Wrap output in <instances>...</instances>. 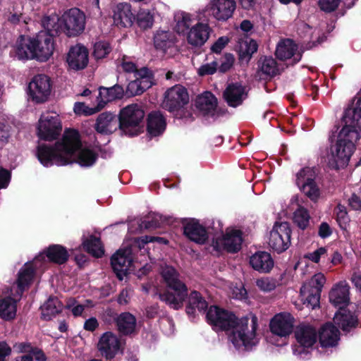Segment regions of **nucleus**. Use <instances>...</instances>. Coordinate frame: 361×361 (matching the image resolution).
I'll list each match as a JSON object with an SVG mask.
<instances>
[{"instance_id": "36", "label": "nucleus", "mask_w": 361, "mask_h": 361, "mask_svg": "<svg viewBox=\"0 0 361 361\" xmlns=\"http://www.w3.org/2000/svg\"><path fill=\"white\" fill-rule=\"evenodd\" d=\"M329 300L331 304L340 308L347 307L350 303V288L348 285L338 284L329 292Z\"/></svg>"}, {"instance_id": "23", "label": "nucleus", "mask_w": 361, "mask_h": 361, "mask_svg": "<svg viewBox=\"0 0 361 361\" xmlns=\"http://www.w3.org/2000/svg\"><path fill=\"white\" fill-rule=\"evenodd\" d=\"M298 47L297 44L291 39H284L281 40L277 45L275 55L280 61L293 59L292 65L296 64L302 59V53L298 52Z\"/></svg>"}, {"instance_id": "16", "label": "nucleus", "mask_w": 361, "mask_h": 361, "mask_svg": "<svg viewBox=\"0 0 361 361\" xmlns=\"http://www.w3.org/2000/svg\"><path fill=\"white\" fill-rule=\"evenodd\" d=\"M97 348L102 357L111 360L120 350L121 340L113 332L106 331L101 336Z\"/></svg>"}, {"instance_id": "22", "label": "nucleus", "mask_w": 361, "mask_h": 361, "mask_svg": "<svg viewBox=\"0 0 361 361\" xmlns=\"http://www.w3.org/2000/svg\"><path fill=\"white\" fill-rule=\"evenodd\" d=\"M270 331L272 334L281 337L289 336L293 329V317L288 313H279L276 314L269 324Z\"/></svg>"}, {"instance_id": "30", "label": "nucleus", "mask_w": 361, "mask_h": 361, "mask_svg": "<svg viewBox=\"0 0 361 361\" xmlns=\"http://www.w3.org/2000/svg\"><path fill=\"white\" fill-rule=\"evenodd\" d=\"M340 339V331L331 323H326L322 326L319 332V341L322 348H332L338 345Z\"/></svg>"}, {"instance_id": "7", "label": "nucleus", "mask_w": 361, "mask_h": 361, "mask_svg": "<svg viewBox=\"0 0 361 361\" xmlns=\"http://www.w3.org/2000/svg\"><path fill=\"white\" fill-rule=\"evenodd\" d=\"M195 105L200 114L205 119L216 121L220 116H223L226 110L218 107L216 97L211 92L205 91L197 96Z\"/></svg>"}, {"instance_id": "8", "label": "nucleus", "mask_w": 361, "mask_h": 361, "mask_svg": "<svg viewBox=\"0 0 361 361\" xmlns=\"http://www.w3.org/2000/svg\"><path fill=\"white\" fill-rule=\"evenodd\" d=\"M53 87V82L48 75L37 74L28 85L29 96L36 104H43L48 101Z\"/></svg>"}, {"instance_id": "9", "label": "nucleus", "mask_w": 361, "mask_h": 361, "mask_svg": "<svg viewBox=\"0 0 361 361\" xmlns=\"http://www.w3.org/2000/svg\"><path fill=\"white\" fill-rule=\"evenodd\" d=\"M316 173L312 168L304 167L296 173L295 183L300 190L313 202L320 196V190L315 181Z\"/></svg>"}, {"instance_id": "41", "label": "nucleus", "mask_w": 361, "mask_h": 361, "mask_svg": "<svg viewBox=\"0 0 361 361\" xmlns=\"http://www.w3.org/2000/svg\"><path fill=\"white\" fill-rule=\"evenodd\" d=\"M300 293L304 305L312 309L319 306L321 293L317 290H314L310 286H302Z\"/></svg>"}, {"instance_id": "42", "label": "nucleus", "mask_w": 361, "mask_h": 361, "mask_svg": "<svg viewBox=\"0 0 361 361\" xmlns=\"http://www.w3.org/2000/svg\"><path fill=\"white\" fill-rule=\"evenodd\" d=\"M16 302L11 297L0 300V317L6 321H11L16 315Z\"/></svg>"}, {"instance_id": "52", "label": "nucleus", "mask_w": 361, "mask_h": 361, "mask_svg": "<svg viewBox=\"0 0 361 361\" xmlns=\"http://www.w3.org/2000/svg\"><path fill=\"white\" fill-rule=\"evenodd\" d=\"M219 63L217 61H213L211 63L202 64L197 69V74L200 76H206L214 74L218 70Z\"/></svg>"}, {"instance_id": "62", "label": "nucleus", "mask_w": 361, "mask_h": 361, "mask_svg": "<svg viewBox=\"0 0 361 361\" xmlns=\"http://www.w3.org/2000/svg\"><path fill=\"white\" fill-rule=\"evenodd\" d=\"M326 252V249L324 247H321L313 252L310 253L307 256L308 259L314 263H318L320 260L321 256Z\"/></svg>"}, {"instance_id": "51", "label": "nucleus", "mask_w": 361, "mask_h": 361, "mask_svg": "<svg viewBox=\"0 0 361 361\" xmlns=\"http://www.w3.org/2000/svg\"><path fill=\"white\" fill-rule=\"evenodd\" d=\"M73 109L76 114H84L85 116H90L101 111L98 104L95 107L90 108L83 102H75Z\"/></svg>"}, {"instance_id": "10", "label": "nucleus", "mask_w": 361, "mask_h": 361, "mask_svg": "<svg viewBox=\"0 0 361 361\" xmlns=\"http://www.w3.org/2000/svg\"><path fill=\"white\" fill-rule=\"evenodd\" d=\"M243 241V232L239 229L226 231L221 236L213 239L212 246L217 252L225 251L228 253H237L242 248Z\"/></svg>"}, {"instance_id": "15", "label": "nucleus", "mask_w": 361, "mask_h": 361, "mask_svg": "<svg viewBox=\"0 0 361 361\" xmlns=\"http://www.w3.org/2000/svg\"><path fill=\"white\" fill-rule=\"evenodd\" d=\"M131 250H118L111 257V265L119 281L127 275L129 268L133 264Z\"/></svg>"}, {"instance_id": "38", "label": "nucleus", "mask_w": 361, "mask_h": 361, "mask_svg": "<svg viewBox=\"0 0 361 361\" xmlns=\"http://www.w3.org/2000/svg\"><path fill=\"white\" fill-rule=\"evenodd\" d=\"M42 319L49 321L52 317L61 312L63 303L56 296H50L41 307Z\"/></svg>"}, {"instance_id": "3", "label": "nucleus", "mask_w": 361, "mask_h": 361, "mask_svg": "<svg viewBox=\"0 0 361 361\" xmlns=\"http://www.w3.org/2000/svg\"><path fill=\"white\" fill-rule=\"evenodd\" d=\"M344 126L338 135L333 160L329 161L332 169H339L347 166L355 149V143L361 132V108L348 107L343 114Z\"/></svg>"}, {"instance_id": "1", "label": "nucleus", "mask_w": 361, "mask_h": 361, "mask_svg": "<svg viewBox=\"0 0 361 361\" xmlns=\"http://www.w3.org/2000/svg\"><path fill=\"white\" fill-rule=\"evenodd\" d=\"M161 276L166 290L158 294L161 301L164 302L171 308L178 310L182 309L186 301L185 313L194 319L197 314L208 310V302L202 294L197 290L188 293L185 283L181 280L180 273L172 266L166 265L161 268Z\"/></svg>"}, {"instance_id": "56", "label": "nucleus", "mask_w": 361, "mask_h": 361, "mask_svg": "<svg viewBox=\"0 0 361 361\" xmlns=\"http://www.w3.org/2000/svg\"><path fill=\"white\" fill-rule=\"evenodd\" d=\"M235 57L233 54L226 53L224 54V61L221 65L218 66V70L221 73L228 71L233 66Z\"/></svg>"}, {"instance_id": "37", "label": "nucleus", "mask_w": 361, "mask_h": 361, "mask_svg": "<svg viewBox=\"0 0 361 361\" xmlns=\"http://www.w3.org/2000/svg\"><path fill=\"white\" fill-rule=\"evenodd\" d=\"M36 274L35 267L32 264H25L18 271L17 279L18 293L22 295L33 281Z\"/></svg>"}, {"instance_id": "6", "label": "nucleus", "mask_w": 361, "mask_h": 361, "mask_svg": "<svg viewBox=\"0 0 361 361\" xmlns=\"http://www.w3.org/2000/svg\"><path fill=\"white\" fill-rule=\"evenodd\" d=\"M63 32L68 37H75L81 35L86 25V16L83 11L78 8H71L61 15Z\"/></svg>"}, {"instance_id": "44", "label": "nucleus", "mask_w": 361, "mask_h": 361, "mask_svg": "<svg viewBox=\"0 0 361 361\" xmlns=\"http://www.w3.org/2000/svg\"><path fill=\"white\" fill-rule=\"evenodd\" d=\"M259 70L263 75L273 78L279 74L277 63L272 57L265 56L259 61Z\"/></svg>"}, {"instance_id": "63", "label": "nucleus", "mask_w": 361, "mask_h": 361, "mask_svg": "<svg viewBox=\"0 0 361 361\" xmlns=\"http://www.w3.org/2000/svg\"><path fill=\"white\" fill-rule=\"evenodd\" d=\"M332 233V231L329 225L326 222H322L319 227L318 234L322 238H326Z\"/></svg>"}, {"instance_id": "24", "label": "nucleus", "mask_w": 361, "mask_h": 361, "mask_svg": "<svg viewBox=\"0 0 361 361\" xmlns=\"http://www.w3.org/2000/svg\"><path fill=\"white\" fill-rule=\"evenodd\" d=\"M94 128L102 135L113 133L118 129V115L111 111L101 113L96 119Z\"/></svg>"}, {"instance_id": "13", "label": "nucleus", "mask_w": 361, "mask_h": 361, "mask_svg": "<svg viewBox=\"0 0 361 361\" xmlns=\"http://www.w3.org/2000/svg\"><path fill=\"white\" fill-rule=\"evenodd\" d=\"M62 130L61 122L58 116L40 118L37 127L38 137L43 140H56Z\"/></svg>"}, {"instance_id": "64", "label": "nucleus", "mask_w": 361, "mask_h": 361, "mask_svg": "<svg viewBox=\"0 0 361 361\" xmlns=\"http://www.w3.org/2000/svg\"><path fill=\"white\" fill-rule=\"evenodd\" d=\"M138 348H128L125 353V359L127 361H139Z\"/></svg>"}, {"instance_id": "21", "label": "nucleus", "mask_w": 361, "mask_h": 361, "mask_svg": "<svg viewBox=\"0 0 361 361\" xmlns=\"http://www.w3.org/2000/svg\"><path fill=\"white\" fill-rule=\"evenodd\" d=\"M113 314L116 329L121 336L131 337L137 334V319L133 314L129 312Z\"/></svg>"}, {"instance_id": "28", "label": "nucleus", "mask_w": 361, "mask_h": 361, "mask_svg": "<svg viewBox=\"0 0 361 361\" xmlns=\"http://www.w3.org/2000/svg\"><path fill=\"white\" fill-rule=\"evenodd\" d=\"M235 8V0H213L211 10L216 20L225 21L232 17Z\"/></svg>"}, {"instance_id": "58", "label": "nucleus", "mask_w": 361, "mask_h": 361, "mask_svg": "<svg viewBox=\"0 0 361 361\" xmlns=\"http://www.w3.org/2000/svg\"><path fill=\"white\" fill-rule=\"evenodd\" d=\"M229 39L227 37H219L212 46L211 50L216 54H220L222 49L228 44Z\"/></svg>"}, {"instance_id": "20", "label": "nucleus", "mask_w": 361, "mask_h": 361, "mask_svg": "<svg viewBox=\"0 0 361 361\" xmlns=\"http://www.w3.org/2000/svg\"><path fill=\"white\" fill-rule=\"evenodd\" d=\"M66 61L71 69L74 71L85 69L89 62L88 49L80 44L71 47L67 54Z\"/></svg>"}, {"instance_id": "18", "label": "nucleus", "mask_w": 361, "mask_h": 361, "mask_svg": "<svg viewBox=\"0 0 361 361\" xmlns=\"http://www.w3.org/2000/svg\"><path fill=\"white\" fill-rule=\"evenodd\" d=\"M183 235L190 241L199 245L207 243L209 235L206 228L198 220L191 219L183 223Z\"/></svg>"}, {"instance_id": "31", "label": "nucleus", "mask_w": 361, "mask_h": 361, "mask_svg": "<svg viewBox=\"0 0 361 361\" xmlns=\"http://www.w3.org/2000/svg\"><path fill=\"white\" fill-rule=\"evenodd\" d=\"M166 128V121L164 115L160 111H152L147 118V131L151 137L161 135Z\"/></svg>"}, {"instance_id": "26", "label": "nucleus", "mask_w": 361, "mask_h": 361, "mask_svg": "<svg viewBox=\"0 0 361 361\" xmlns=\"http://www.w3.org/2000/svg\"><path fill=\"white\" fill-rule=\"evenodd\" d=\"M114 23L118 27H130L135 19L131 6L127 3H119L114 9Z\"/></svg>"}, {"instance_id": "11", "label": "nucleus", "mask_w": 361, "mask_h": 361, "mask_svg": "<svg viewBox=\"0 0 361 361\" xmlns=\"http://www.w3.org/2000/svg\"><path fill=\"white\" fill-rule=\"evenodd\" d=\"M291 229L288 222L275 223L270 232L269 245L277 253L286 251L290 245Z\"/></svg>"}, {"instance_id": "40", "label": "nucleus", "mask_w": 361, "mask_h": 361, "mask_svg": "<svg viewBox=\"0 0 361 361\" xmlns=\"http://www.w3.org/2000/svg\"><path fill=\"white\" fill-rule=\"evenodd\" d=\"M174 35L170 31H157L154 36V44L157 49L166 51L175 44Z\"/></svg>"}, {"instance_id": "59", "label": "nucleus", "mask_w": 361, "mask_h": 361, "mask_svg": "<svg viewBox=\"0 0 361 361\" xmlns=\"http://www.w3.org/2000/svg\"><path fill=\"white\" fill-rule=\"evenodd\" d=\"M14 349L19 353L30 354L33 351L35 346L30 342L16 343L13 345Z\"/></svg>"}, {"instance_id": "39", "label": "nucleus", "mask_w": 361, "mask_h": 361, "mask_svg": "<svg viewBox=\"0 0 361 361\" xmlns=\"http://www.w3.org/2000/svg\"><path fill=\"white\" fill-rule=\"evenodd\" d=\"M82 246L85 251L96 258L102 257L104 254V248L100 238L91 235L88 238H82Z\"/></svg>"}, {"instance_id": "5", "label": "nucleus", "mask_w": 361, "mask_h": 361, "mask_svg": "<svg viewBox=\"0 0 361 361\" xmlns=\"http://www.w3.org/2000/svg\"><path fill=\"white\" fill-rule=\"evenodd\" d=\"M145 113L137 104H133L121 109L118 114V129L129 137H134L143 132Z\"/></svg>"}, {"instance_id": "45", "label": "nucleus", "mask_w": 361, "mask_h": 361, "mask_svg": "<svg viewBox=\"0 0 361 361\" xmlns=\"http://www.w3.org/2000/svg\"><path fill=\"white\" fill-rule=\"evenodd\" d=\"M175 20L176 21V25L174 27L175 31L178 34H185L188 33L190 27L191 26L192 19L190 15L182 12L180 14H176L175 16Z\"/></svg>"}, {"instance_id": "32", "label": "nucleus", "mask_w": 361, "mask_h": 361, "mask_svg": "<svg viewBox=\"0 0 361 361\" xmlns=\"http://www.w3.org/2000/svg\"><path fill=\"white\" fill-rule=\"evenodd\" d=\"M124 96V88L118 84L110 87H99L97 97L99 108L102 110L108 102L121 99Z\"/></svg>"}, {"instance_id": "60", "label": "nucleus", "mask_w": 361, "mask_h": 361, "mask_svg": "<svg viewBox=\"0 0 361 361\" xmlns=\"http://www.w3.org/2000/svg\"><path fill=\"white\" fill-rule=\"evenodd\" d=\"M11 180V172L2 167H0V189L8 187Z\"/></svg>"}, {"instance_id": "19", "label": "nucleus", "mask_w": 361, "mask_h": 361, "mask_svg": "<svg viewBox=\"0 0 361 361\" xmlns=\"http://www.w3.org/2000/svg\"><path fill=\"white\" fill-rule=\"evenodd\" d=\"M336 326L340 328L343 332L348 333L357 327L360 324L358 314L352 312L347 307H340L334 317Z\"/></svg>"}, {"instance_id": "50", "label": "nucleus", "mask_w": 361, "mask_h": 361, "mask_svg": "<svg viewBox=\"0 0 361 361\" xmlns=\"http://www.w3.org/2000/svg\"><path fill=\"white\" fill-rule=\"evenodd\" d=\"M111 51V47L108 42L99 41L94 43L92 55L96 60L105 58Z\"/></svg>"}, {"instance_id": "25", "label": "nucleus", "mask_w": 361, "mask_h": 361, "mask_svg": "<svg viewBox=\"0 0 361 361\" xmlns=\"http://www.w3.org/2000/svg\"><path fill=\"white\" fill-rule=\"evenodd\" d=\"M245 87L239 82H231L228 85L223 93L224 100L231 107L241 105L247 97Z\"/></svg>"}, {"instance_id": "17", "label": "nucleus", "mask_w": 361, "mask_h": 361, "mask_svg": "<svg viewBox=\"0 0 361 361\" xmlns=\"http://www.w3.org/2000/svg\"><path fill=\"white\" fill-rule=\"evenodd\" d=\"M34 47L35 59L41 62H45L52 56L55 47L54 39L46 33L38 32L35 37Z\"/></svg>"}, {"instance_id": "4", "label": "nucleus", "mask_w": 361, "mask_h": 361, "mask_svg": "<svg viewBox=\"0 0 361 361\" xmlns=\"http://www.w3.org/2000/svg\"><path fill=\"white\" fill-rule=\"evenodd\" d=\"M82 147L80 136L78 130H66L61 142L54 145L46 144L37 147L36 155L39 161L46 167L55 163L58 166H65L72 163V157Z\"/></svg>"}, {"instance_id": "61", "label": "nucleus", "mask_w": 361, "mask_h": 361, "mask_svg": "<svg viewBox=\"0 0 361 361\" xmlns=\"http://www.w3.org/2000/svg\"><path fill=\"white\" fill-rule=\"evenodd\" d=\"M11 352V348L6 341H0V361H6V357H8Z\"/></svg>"}, {"instance_id": "53", "label": "nucleus", "mask_w": 361, "mask_h": 361, "mask_svg": "<svg viewBox=\"0 0 361 361\" xmlns=\"http://www.w3.org/2000/svg\"><path fill=\"white\" fill-rule=\"evenodd\" d=\"M341 0H319V8L325 13H331L336 11L339 6Z\"/></svg>"}, {"instance_id": "14", "label": "nucleus", "mask_w": 361, "mask_h": 361, "mask_svg": "<svg viewBox=\"0 0 361 361\" xmlns=\"http://www.w3.org/2000/svg\"><path fill=\"white\" fill-rule=\"evenodd\" d=\"M70 254L67 248L59 244H51L45 247L36 257L40 262L45 261L58 265L65 264L69 259Z\"/></svg>"}, {"instance_id": "57", "label": "nucleus", "mask_w": 361, "mask_h": 361, "mask_svg": "<svg viewBox=\"0 0 361 361\" xmlns=\"http://www.w3.org/2000/svg\"><path fill=\"white\" fill-rule=\"evenodd\" d=\"M257 286L260 290L269 292L276 288V281L269 278L261 279L257 281Z\"/></svg>"}, {"instance_id": "27", "label": "nucleus", "mask_w": 361, "mask_h": 361, "mask_svg": "<svg viewBox=\"0 0 361 361\" xmlns=\"http://www.w3.org/2000/svg\"><path fill=\"white\" fill-rule=\"evenodd\" d=\"M16 56L19 60L35 59L33 37L20 35L14 47Z\"/></svg>"}, {"instance_id": "46", "label": "nucleus", "mask_w": 361, "mask_h": 361, "mask_svg": "<svg viewBox=\"0 0 361 361\" xmlns=\"http://www.w3.org/2000/svg\"><path fill=\"white\" fill-rule=\"evenodd\" d=\"M98 154L90 149H82L78 152L76 161L82 166H91L97 161Z\"/></svg>"}, {"instance_id": "33", "label": "nucleus", "mask_w": 361, "mask_h": 361, "mask_svg": "<svg viewBox=\"0 0 361 361\" xmlns=\"http://www.w3.org/2000/svg\"><path fill=\"white\" fill-rule=\"evenodd\" d=\"M209 27L201 23L192 26L187 34V41L192 47H202L209 37Z\"/></svg>"}, {"instance_id": "29", "label": "nucleus", "mask_w": 361, "mask_h": 361, "mask_svg": "<svg viewBox=\"0 0 361 361\" xmlns=\"http://www.w3.org/2000/svg\"><path fill=\"white\" fill-rule=\"evenodd\" d=\"M249 263L254 270L263 274L269 273L274 264L270 253L265 251L256 252L250 257Z\"/></svg>"}, {"instance_id": "54", "label": "nucleus", "mask_w": 361, "mask_h": 361, "mask_svg": "<svg viewBox=\"0 0 361 361\" xmlns=\"http://www.w3.org/2000/svg\"><path fill=\"white\" fill-rule=\"evenodd\" d=\"M143 92L142 91L140 85H139L138 80L137 79L130 81L128 84L126 90H124V95L126 97H131L136 95H140Z\"/></svg>"}, {"instance_id": "35", "label": "nucleus", "mask_w": 361, "mask_h": 361, "mask_svg": "<svg viewBox=\"0 0 361 361\" xmlns=\"http://www.w3.org/2000/svg\"><path fill=\"white\" fill-rule=\"evenodd\" d=\"M297 342L304 348L312 347L317 341V333L310 325H299L295 330Z\"/></svg>"}, {"instance_id": "47", "label": "nucleus", "mask_w": 361, "mask_h": 361, "mask_svg": "<svg viewBox=\"0 0 361 361\" xmlns=\"http://www.w3.org/2000/svg\"><path fill=\"white\" fill-rule=\"evenodd\" d=\"M310 216L307 209L300 207L293 213V222L298 228L305 230L310 224Z\"/></svg>"}, {"instance_id": "48", "label": "nucleus", "mask_w": 361, "mask_h": 361, "mask_svg": "<svg viewBox=\"0 0 361 361\" xmlns=\"http://www.w3.org/2000/svg\"><path fill=\"white\" fill-rule=\"evenodd\" d=\"M165 222L168 223L169 220L162 215L157 214H154L151 219L142 220L140 224V228L141 229L153 230L161 227Z\"/></svg>"}, {"instance_id": "43", "label": "nucleus", "mask_w": 361, "mask_h": 361, "mask_svg": "<svg viewBox=\"0 0 361 361\" xmlns=\"http://www.w3.org/2000/svg\"><path fill=\"white\" fill-rule=\"evenodd\" d=\"M258 44L252 39L245 40L240 45L238 50V58L240 61H245L247 63L250 61L252 54L257 52Z\"/></svg>"}, {"instance_id": "55", "label": "nucleus", "mask_w": 361, "mask_h": 361, "mask_svg": "<svg viewBox=\"0 0 361 361\" xmlns=\"http://www.w3.org/2000/svg\"><path fill=\"white\" fill-rule=\"evenodd\" d=\"M325 281L326 279L324 274L319 273L314 274L307 283H305L302 286H310L314 290H317L321 293Z\"/></svg>"}, {"instance_id": "49", "label": "nucleus", "mask_w": 361, "mask_h": 361, "mask_svg": "<svg viewBox=\"0 0 361 361\" xmlns=\"http://www.w3.org/2000/svg\"><path fill=\"white\" fill-rule=\"evenodd\" d=\"M136 23L140 29L147 30L154 24V16L149 11H140L136 16Z\"/></svg>"}, {"instance_id": "12", "label": "nucleus", "mask_w": 361, "mask_h": 361, "mask_svg": "<svg viewBox=\"0 0 361 361\" xmlns=\"http://www.w3.org/2000/svg\"><path fill=\"white\" fill-rule=\"evenodd\" d=\"M189 96L187 90L181 85H175L165 92L162 107L171 112H178L188 104Z\"/></svg>"}, {"instance_id": "34", "label": "nucleus", "mask_w": 361, "mask_h": 361, "mask_svg": "<svg viewBox=\"0 0 361 361\" xmlns=\"http://www.w3.org/2000/svg\"><path fill=\"white\" fill-rule=\"evenodd\" d=\"M41 23L44 30L40 31L39 33H46L53 39L63 32V25L61 23V16H59L56 13L44 16Z\"/></svg>"}, {"instance_id": "2", "label": "nucleus", "mask_w": 361, "mask_h": 361, "mask_svg": "<svg viewBox=\"0 0 361 361\" xmlns=\"http://www.w3.org/2000/svg\"><path fill=\"white\" fill-rule=\"evenodd\" d=\"M207 322L214 331H230L232 335L230 339L235 346L243 345L245 347L254 344L253 338L257 329V317H252V329L248 331L249 318L238 319L235 314L217 305H211L206 313Z\"/></svg>"}]
</instances>
